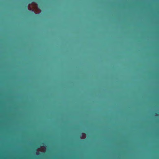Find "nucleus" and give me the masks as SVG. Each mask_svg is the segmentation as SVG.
I'll return each instance as SVG.
<instances>
[{
    "label": "nucleus",
    "mask_w": 159,
    "mask_h": 159,
    "mask_svg": "<svg viewBox=\"0 0 159 159\" xmlns=\"http://www.w3.org/2000/svg\"><path fill=\"white\" fill-rule=\"evenodd\" d=\"M41 145H44V143H41Z\"/></svg>",
    "instance_id": "obj_2"
},
{
    "label": "nucleus",
    "mask_w": 159,
    "mask_h": 159,
    "mask_svg": "<svg viewBox=\"0 0 159 159\" xmlns=\"http://www.w3.org/2000/svg\"><path fill=\"white\" fill-rule=\"evenodd\" d=\"M36 154L37 155H38V156L39 155V152H36Z\"/></svg>",
    "instance_id": "obj_1"
}]
</instances>
